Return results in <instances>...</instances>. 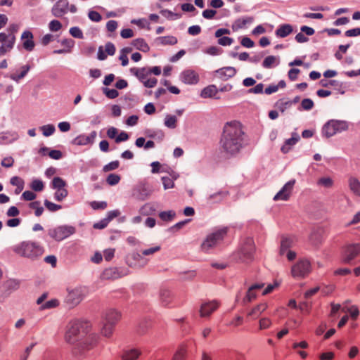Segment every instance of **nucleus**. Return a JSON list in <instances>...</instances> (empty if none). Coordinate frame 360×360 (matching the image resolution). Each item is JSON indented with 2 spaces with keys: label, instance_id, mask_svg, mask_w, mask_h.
<instances>
[{
  "label": "nucleus",
  "instance_id": "obj_44",
  "mask_svg": "<svg viewBox=\"0 0 360 360\" xmlns=\"http://www.w3.org/2000/svg\"><path fill=\"white\" fill-rule=\"evenodd\" d=\"M40 130L44 136H49L55 132L56 128L53 124H49L41 126Z\"/></svg>",
  "mask_w": 360,
  "mask_h": 360
},
{
  "label": "nucleus",
  "instance_id": "obj_20",
  "mask_svg": "<svg viewBox=\"0 0 360 360\" xmlns=\"http://www.w3.org/2000/svg\"><path fill=\"white\" fill-rule=\"evenodd\" d=\"M236 72L237 71L233 67H224L217 70L215 72V75L221 80L226 81L229 78L233 77L236 74Z\"/></svg>",
  "mask_w": 360,
  "mask_h": 360
},
{
  "label": "nucleus",
  "instance_id": "obj_53",
  "mask_svg": "<svg viewBox=\"0 0 360 360\" xmlns=\"http://www.w3.org/2000/svg\"><path fill=\"white\" fill-rule=\"evenodd\" d=\"M70 34L75 38L83 39L84 35L82 30L78 27H72L70 29Z\"/></svg>",
  "mask_w": 360,
  "mask_h": 360
},
{
  "label": "nucleus",
  "instance_id": "obj_55",
  "mask_svg": "<svg viewBox=\"0 0 360 360\" xmlns=\"http://www.w3.org/2000/svg\"><path fill=\"white\" fill-rule=\"evenodd\" d=\"M259 329L264 330L269 328L271 325V321L269 318H262L259 321Z\"/></svg>",
  "mask_w": 360,
  "mask_h": 360
},
{
  "label": "nucleus",
  "instance_id": "obj_40",
  "mask_svg": "<svg viewBox=\"0 0 360 360\" xmlns=\"http://www.w3.org/2000/svg\"><path fill=\"white\" fill-rule=\"evenodd\" d=\"M176 213L174 211L169 210L161 212L159 214L160 218L165 222H170L174 218Z\"/></svg>",
  "mask_w": 360,
  "mask_h": 360
},
{
  "label": "nucleus",
  "instance_id": "obj_16",
  "mask_svg": "<svg viewBox=\"0 0 360 360\" xmlns=\"http://www.w3.org/2000/svg\"><path fill=\"white\" fill-rule=\"evenodd\" d=\"M220 305V303L216 300L205 302L202 304L200 309V315L201 317L210 316L212 313L216 311Z\"/></svg>",
  "mask_w": 360,
  "mask_h": 360
},
{
  "label": "nucleus",
  "instance_id": "obj_54",
  "mask_svg": "<svg viewBox=\"0 0 360 360\" xmlns=\"http://www.w3.org/2000/svg\"><path fill=\"white\" fill-rule=\"evenodd\" d=\"M162 181L164 188L165 190L174 188V183L173 180L168 176L162 177Z\"/></svg>",
  "mask_w": 360,
  "mask_h": 360
},
{
  "label": "nucleus",
  "instance_id": "obj_3",
  "mask_svg": "<svg viewBox=\"0 0 360 360\" xmlns=\"http://www.w3.org/2000/svg\"><path fill=\"white\" fill-rule=\"evenodd\" d=\"M12 250L18 255L30 259L40 257L44 253L42 247L30 241H23L13 246Z\"/></svg>",
  "mask_w": 360,
  "mask_h": 360
},
{
  "label": "nucleus",
  "instance_id": "obj_8",
  "mask_svg": "<svg viewBox=\"0 0 360 360\" xmlns=\"http://www.w3.org/2000/svg\"><path fill=\"white\" fill-rule=\"evenodd\" d=\"M227 228L224 227L223 229H221L219 231L207 236L205 240L201 245V249L203 251L207 252L211 248L214 247L216 245L223 240L227 234Z\"/></svg>",
  "mask_w": 360,
  "mask_h": 360
},
{
  "label": "nucleus",
  "instance_id": "obj_56",
  "mask_svg": "<svg viewBox=\"0 0 360 360\" xmlns=\"http://www.w3.org/2000/svg\"><path fill=\"white\" fill-rule=\"evenodd\" d=\"M44 205L51 212H56V211L61 209L60 205L55 204L53 202H51L49 201L48 200H46L44 201Z\"/></svg>",
  "mask_w": 360,
  "mask_h": 360
},
{
  "label": "nucleus",
  "instance_id": "obj_1",
  "mask_svg": "<svg viewBox=\"0 0 360 360\" xmlns=\"http://www.w3.org/2000/svg\"><path fill=\"white\" fill-rule=\"evenodd\" d=\"M244 131L238 121L226 122L220 139V149L226 157L238 154L243 146Z\"/></svg>",
  "mask_w": 360,
  "mask_h": 360
},
{
  "label": "nucleus",
  "instance_id": "obj_60",
  "mask_svg": "<svg viewBox=\"0 0 360 360\" xmlns=\"http://www.w3.org/2000/svg\"><path fill=\"white\" fill-rule=\"evenodd\" d=\"M105 96L109 98H115L119 96V93L116 89L105 88L103 90Z\"/></svg>",
  "mask_w": 360,
  "mask_h": 360
},
{
  "label": "nucleus",
  "instance_id": "obj_52",
  "mask_svg": "<svg viewBox=\"0 0 360 360\" xmlns=\"http://www.w3.org/2000/svg\"><path fill=\"white\" fill-rule=\"evenodd\" d=\"M119 166H120V162L118 160H115V161L110 162V163L105 165L103 167V171L104 172H108L110 171L115 170L116 169H117L119 167Z\"/></svg>",
  "mask_w": 360,
  "mask_h": 360
},
{
  "label": "nucleus",
  "instance_id": "obj_31",
  "mask_svg": "<svg viewBox=\"0 0 360 360\" xmlns=\"http://www.w3.org/2000/svg\"><path fill=\"white\" fill-rule=\"evenodd\" d=\"M348 185L351 191L356 195L360 196V181L356 177L350 176Z\"/></svg>",
  "mask_w": 360,
  "mask_h": 360
},
{
  "label": "nucleus",
  "instance_id": "obj_22",
  "mask_svg": "<svg viewBox=\"0 0 360 360\" xmlns=\"http://www.w3.org/2000/svg\"><path fill=\"white\" fill-rule=\"evenodd\" d=\"M142 354V352L138 348L127 349L122 351L121 360H137Z\"/></svg>",
  "mask_w": 360,
  "mask_h": 360
},
{
  "label": "nucleus",
  "instance_id": "obj_64",
  "mask_svg": "<svg viewBox=\"0 0 360 360\" xmlns=\"http://www.w3.org/2000/svg\"><path fill=\"white\" fill-rule=\"evenodd\" d=\"M14 163V159L9 156L4 158L1 162V165L4 167L9 168L11 167L13 165Z\"/></svg>",
  "mask_w": 360,
  "mask_h": 360
},
{
  "label": "nucleus",
  "instance_id": "obj_32",
  "mask_svg": "<svg viewBox=\"0 0 360 360\" xmlns=\"http://www.w3.org/2000/svg\"><path fill=\"white\" fill-rule=\"evenodd\" d=\"M217 92L218 89L215 85H209L201 91L200 96L204 98H212Z\"/></svg>",
  "mask_w": 360,
  "mask_h": 360
},
{
  "label": "nucleus",
  "instance_id": "obj_51",
  "mask_svg": "<svg viewBox=\"0 0 360 360\" xmlns=\"http://www.w3.org/2000/svg\"><path fill=\"white\" fill-rule=\"evenodd\" d=\"M68 195V191L65 188L57 189L54 198L57 201H62Z\"/></svg>",
  "mask_w": 360,
  "mask_h": 360
},
{
  "label": "nucleus",
  "instance_id": "obj_30",
  "mask_svg": "<svg viewBox=\"0 0 360 360\" xmlns=\"http://www.w3.org/2000/svg\"><path fill=\"white\" fill-rule=\"evenodd\" d=\"M279 63V57L275 56H269L264 58L262 63V66L264 68L270 69L278 65Z\"/></svg>",
  "mask_w": 360,
  "mask_h": 360
},
{
  "label": "nucleus",
  "instance_id": "obj_58",
  "mask_svg": "<svg viewBox=\"0 0 360 360\" xmlns=\"http://www.w3.org/2000/svg\"><path fill=\"white\" fill-rule=\"evenodd\" d=\"M314 102L310 98H304L302 101L301 105L305 110H309L314 107Z\"/></svg>",
  "mask_w": 360,
  "mask_h": 360
},
{
  "label": "nucleus",
  "instance_id": "obj_38",
  "mask_svg": "<svg viewBox=\"0 0 360 360\" xmlns=\"http://www.w3.org/2000/svg\"><path fill=\"white\" fill-rule=\"evenodd\" d=\"M300 139V136L295 134V136H292V138L288 139L285 141V145L282 146L281 150L284 153H286L289 151L290 147L291 146L295 145Z\"/></svg>",
  "mask_w": 360,
  "mask_h": 360
},
{
  "label": "nucleus",
  "instance_id": "obj_49",
  "mask_svg": "<svg viewBox=\"0 0 360 360\" xmlns=\"http://www.w3.org/2000/svg\"><path fill=\"white\" fill-rule=\"evenodd\" d=\"M66 186L65 181L60 177H54L52 181V188L54 189H60L65 188Z\"/></svg>",
  "mask_w": 360,
  "mask_h": 360
},
{
  "label": "nucleus",
  "instance_id": "obj_24",
  "mask_svg": "<svg viewBox=\"0 0 360 360\" xmlns=\"http://www.w3.org/2000/svg\"><path fill=\"white\" fill-rule=\"evenodd\" d=\"M19 136L14 131H7L0 134L1 143L4 144H10L18 139Z\"/></svg>",
  "mask_w": 360,
  "mask_h": 360
},
{
  "label": "nucleus",
  "instance_id": "obj_62",
  "mask_svg": "<svg viewBox=\"0 0 360 360\" xmlns=\"http://www.w3.org/2000/svg\"><path fill=\"white\" fill-rule=\"evenodd\" d=\"M90 205L94 210H104L107 207V203L104 201H93Z\"/></svg>",
  "mask_w": 360,
  "mask_h": 360
},
{
  "label": "nucleus",
  "instance_id": "obj_29",
  "mask_svg": "<svg viewBox=\"0 0 360 360\" xmlns=\"http://www.w3.org/2000/svg\"><path fill=\"white\" fill-rule=\"evenodd\" d=\"M295 239L291 236H283L281 242L280 254L284 255L285 252L292 246Z\"/></svg>",
  "mask_w": 360,
  "mask_h": 360
},
{
  "label": "nucleus",
  "instance_id": "obj_10",
  "mask_svg": "<svg viewBox=\"0 0 360 360\" xmlns=\"http://www.w3.org/2000/svg\"><path fill=\"white\" fill-rule=\"evenodd\" d=\"M75 232L74 226H54L49 230L50 236L56 240H62Z\"/></svg>",
  "mask_w": 360,
  "mask_h": 360
},
{
  "label": "nucleus",
  "instance_id": "obj_63",
  "mask_svg": "<svg viewBox=\"0 0 360 360\" xmlns=\"http://www.w3.org/2000/svg\"><path fill=\"white\" fill-rule=\"evenodd\" d=\"M218 38V44L221 46H229L233 42V39L229 37H221Z\"/></svg>",
  "mask_w": 360,
  "mask_h": 360
},
{
  "label": "nucleus",
  "instance_id": "obj_39",
  "mask_svg": "<svg viewBox=\"0 0 360 360\" xmlns=\"http://www.w3.org/2000/svg\"><path fill=\"white\" fill-rule=\"evenodd\" d=\"M292 101L285 98H282L276 102V105L279 110L283 112L286 109L289 108L292 105Z\"/></svg>",
  "mask_w": 360,
  "mask_h": 360
},
{
  "label": "nucleus",
  "instance_id": "obj_26",
  "mask_svg": "<svg viewBox=\"0 0 360 360\" xmlns=\"http://www.w3.org/2000/svg\"><path fill=\"white\" fill-rule=\"evenodd\" d=\"M130 72L131 74L135 75L141 82L145 81L150 75L149 70L147 68H132L130 69Z\"/></svg>",
  "mask_w": 360,
  "mask_h": 360
},
{
  "label": "nucleus",
  "instance_id": "obj_15",
  "mask_svg": "<svg viewBox=\"0 0 360 360\" xmlns=\"http://www.w3.org/2000/svg\"><path fill=\"white\" fill-rule=\"evenodd\" d=\"M34 35L30 30H25L20 37L22 48L27 51H32L35 46Z\"/></svg>",
  "mask_w": 360,
  "mask_h": 360
},
{
  "label": "nucleus",
  "instance_id": "obj_25",
  "mask_svg": "<svg viewBox=\"0 0 360 360\" xmlns=\"http://www.w3.org/2000/svg\"><path fill=\"white\" fill-rule=\"evenodd\" d=\"M121 276V274L116 267L105 269L102 274V278L105 280H115Z\"/></svg>",
  "mask_w": 360,
  "mask_h": 360
},
{
  "label": "nucleus",
  "instance_id": "obj_17",
  "mask_svg": "<svg viewBox=\"0 0 360 360\" xmlns=\"http://www.w3.org/2000/svg\"><path fill=\"white\" fill-rule=\"evenodd\" d=\"M264 286V283H257L252 285L248 290L245 296L243 299V303L244 304H249L254 301L257 298V290L263 288Z\"/></svg>",
  "mask_w": 360,
  "mask_h": 360
},
{
  "label": "nucleus",
  "instance_id": "obj_28",
  "mask_svg": "<svg viewBox=\"0 0 360 360\" xmlns=\"http://www.w3.org/2000/svg\"><path fill=\"white\" fill-rule=\"evenodd\" d=\"M254 20L253 17H245L243 18H238L232 25L233 31H237L245 27L247 24L252 23Z\"/></svg>",
  "mask_w": 360,
  "mask_h": 360
},
{
  "label": "nucleus",
  "instance_id": "obj_37",
  "mask_svg": "<svg viewBox=\"0 0 360 360\" xmlns=\"http://www.w3.org/2000/svg\"><path fill=\"white\" fill-rule=\"evenodd\" d=\"M157 41L162 45H174L177 43V39L174 36L160 37Z\"/></svg>",
  "mask_w": 360,
  "mask_h": 360
},
{
  "label": "nucleus",
  "instance_id": "obj_35",
  "mask_svg": "<svg viewBox=\"0 0 360 360\" xmlns=\"http://www.w3.org/2000/svg\"><path fill=\"white\" fill-rule=\"evenodd\" d=\"M132 45L138 50L143 52H148L150 49L148 44L143 39H136L132 41Z\"/></svg>",
  "mask_w": 360,
  "mask_h": 360
},
{
  "label": "nucleus",
  "instance_id": "obj_19",
  "mask_svg": "<svg viewBox=\"0 0 360 360\" xmlns=\"http://www.w3.org/2000/svg\"><path fill=\"white\" fill-rule=\"evenodd\" d=\"M68 0H59L52 8V14L56 17H61L68 11Z\"/></svg>",
  "mask_w": 360,
  "mask_h": 360
},
{
  "label": "nucleus",
  "instance_id": "obj_2",
  "mask_svg": "<svg viewBox=\"0 0 360 360\" xmlns=\"http://www.w3.org/2000/svg\"><path fill=\"white\" fill-rule=\"evenodd\" d=\"M91 330L89 322L75 320L68 325L65 340L68 343L77 344Z\"/></svg>",
  "mask_w": 360,
  "mask_h": 360
},
{
  "label": "nucleus",
  "instance_id": "obj_7",
  "mask_svg": "<svg viewBox=\"0 0 360 360\" xmlns=\"http://www.w3.org/2000/svg\"><path fill=\"white\" fill-rule=\"evenodd\" d=\"M348 129V124L346 121L330 120L324 124L322 129V134L326 137H330L337 133H341Z\"/></svg>",
  "mask_w": 360,
  "mask_h": 360
},
{
  "label": "nucleus",
  "instance_id": "obj_43",
  "mask_svg": "<svg viewBox=\"0 0 360 360\" xmlns=\"http://www.w3.org/2000/svg\"><path fill=\"white\" fill-rule=\"evenodd\" d=\"M4 287L8 290H17L20 287V281L16 279H9L4 283Z\"/></svg>",
  "mask_w": 360,
  "mask_h": 360
},
{
  "label": "nucleus",
  "instance_id": "obj_61",
  "mask_svg": "<svg viewBox=\"0 0 360 360\" xmlns=\"http://www.w3.org/2000/svg\"><path fill=\"white\" fill-rule=\"evenodd\" d=\"M318 184L326 188H330L333 186V181L330 177H323L319 180Z\"/></svg>",
  "mask_w": 360,
  "mask_h": 360
},
{
  "label": "nucleus",
  "instance_id": "obj_45",
  "mask_svg": "<svg viewBox=\"0 0 360 360\" xmlns=\"http://www.w3.org/2000/svg\"><path fill=\"white\" fill-rule=\"evenodd\" d=\"M72 143L77 146H84L89 143V139L84 134H81L77 136L73 141Z\"/></svg>",
  "mask_w": 360,
  "mask_h": 360
},
{
  "label": "nucleus",
  "instance_id": "obj_33",
  "mask_svg": "<svg viewBox=\"0 0 360 360\" xmlns=\"http://www.w3.org/2000/svg\"><path fill=\"white\" fill-rule=\"evenodd\" d=\"M115 326L107 323L103 320V326L101 329L102 335L107 338H111L113 334Z\"/></svg>",
  "mask_w": 360,
  "mask_h": 360
},
{
  "label": "nucleus",
  "instance_id": "obj_47",
  "mask_svg": "<svg viewBox=\"0 0 360 360\" xmlns=\"http://www.w3.org/2000/svg\"><path fill=\"white\" fill-rule=\"evenodd\" d=\"M121 179V176L116 174H110L106 178V182L110 186L117 185Z\"/></svg>",
  "mask_w": 360,
  "mask_h": 360
},
{
  "label": "nucleus",
  "instance_id": "obj_48",
  "mask_svg": "<svg viewBox=\"0 0 360 360\" xmlns=\"http://www.w3.org/2000/svg\"><path fill=\"white\" fill-rule=\"evenodd\" d=\"M30 187L33 191L39 192L43 191L44 185L41 180L34 179L31 183Z\"/></svg>",
  "mask_w": 360,
  "mask_h": 360
},
{
  "label": "nucleus",
  "instance_id": "obj_27",
  "mask_svg": "<svg viewBox=\"0 0 360 360\" xmlns=\"http://www.w3.org/2000/svg\"><path fill=\"white\" fill-rule=\"evenodd\" d=\"M293 31L292 26L290 24H283L280 25L276 30L277 37L284 38L290 34Z\"/></svg>",
  "mask_w": 360,
  "mask_h": 360
},
{
  "label": "nucleus",
  "instance_id": "obj_57",
  "mask_svg": "<svg viewBox=\"0 0 360 360\" xmlns=\"http://www.w3.org/2000/svg\"><path fill=\"white\" fill-rule=\"evenodd\" d=\"M228 195V192H226V191H221V192H219V193H214L213 195H211L210 197V199L212 200H213V201L214 202H217V201H220L223 198H224L226 195Z\"/></svg>",
  "mask_w": 360,
  "mask_h": 360
},
{
  "label": "nucleus",
  "instance_id": "obj_41",
  "mask_svg": "<svg viewBox=\"0 0 360 360\" xmlns=\"http://www.w3.org/2000/svg\"><path fill=\"white\" fill-rule=\"evenodd\" d=\"M160 298L162 304L167 305L172 300L171 292L167 290H162L160 292Z\"/></svg>",
  "mask_w": 360,
  "mask_h": 360
},
{
  "label": "nucleus",
  "instance_id": "obj_9",
  "mask_svg": "<svg viewBox=\"0 0 360 360\" xmlns=\"http://www.w3.org/2000/svg\"><path fill=\"white\" fill-rule=\"evenodd\" d=\"M360 255V244L354 243L345 245L342 250V260L345 264H349Z\"/></svg>",
  "mask_w": 360,
  "mask_h": 360
},
{
  "label": "nucleus",
  "instance_id": "obj_36",
  "mask_svg": "<svg viewBox=\"0 0 360 360\" xmlns=\"http://www.w3.org/2000/svg\"><path fill=\"white\" fill-rule=\"evenodd\" d=\"M120 214V212L119 210H112L108 212L107 216L105 218H104L101 221V224H95L94 225H107L108 223H110L114 218L119 217Z\"/></svg>",
  "mask_w": 360,
  "mask_h": 360
},
{
  "label": "nucleus",
  "instance_id": "obj_13",
  "mask_svg": "<svg viewBox=\"0 0 360 360\" xmlns=\"http://www.w3.org/2000/svg\"><path fill=\"white\" fill-rule=\"evenodd\" d=\"M295 182V179H292L288 181L282 187V188L274 195L273 200L274 201L288 200L292 195Z\"/></svg>",
  "mask_w": 360,
  "mask_h": 360
},
{
  "label": "nucleus",
  "instance_id": "obj_14",
  "mask_svg": "<svg viewBox=\"0 0 360 360\" xmlns=\"http://www.w3.org/2000/svg\"><path fill=\"white\" fill-rule=\"evenodd\" d=\"M180 79L186 84H196L199 82V75L195 70L188 69L181 73Z\"/></svg>",
  "mask_w": 360,
  "mask_h": 360
},
{
  "label": "nucleus",
  "instance_id": "obj_59",
  "mask_svg": "<svg viewBox=\"0 0 360 360\" xmlns=\"http://www.w3.org/2000/svg\"><path fill=\"white\" fill-rule=\"evenodd\" d=\"M49 30L52 32H57L62 27L61 23L57 20H53L49 22Z\"/></svg>",
  "mask_w": 360,
  "mask_h": 360
},
{
  "label": "nucleus",
  "instance_id": "obj_18",
  "mask_svg": "<svg viewBox=\"0 0 360 360\" xmlns=\"http://www.w3.org/2000/svg\"><path fill=\"white\" fill-rule=\"evenodd\" d=\"M267 308L268 304L266 302H262L257 304L247 313V319L255 320L258 319L261 314L267 309Z\"/></svg>",
  "mask_w": 360,
  "mask_h": 360
},
{
  "label": "nucleus",
  "instance_id": "obj_34",
  "mask_svg": "<svg viewBox=\"0 0 360 360\" xmlns=\"http://www.w3.org/2000/svg\"><path fill=\"white\" fill-rule=\"evenodd\" d=\"M30 70V66L29 65H23L21 67V72L19 74L13 73L10 75V78L12 80L18 82L21 79L26 76Z\"/></svg>",
  "mask_w": 360,
  "mask_h": 360
},
{
  "label": "nucleus",
  "instance_id": "obj_12",
  "mask_svg": "<svg viewBox=\"0 0 360 360\" xmlns=\"http://www.w3.org/2000/svg\"><path fill=\"white\" fill-rule=\"evenodd\" d=\"M68 292L65 302L71 307L77 306L83 300L84 294L81 288H68Z\"/></svg>",
  "mask_w": 360,
  "mask_h": 360
},
{
  "label": "nucleus",
  "instance_id": "obj_23",
  "mask_svg": "<svg viewBox=\"0 0 360 360\" xmlns=\"http://www.w3.org/2000/svg\"><path fill=\"white\" fill-rule=\"evenodd\" d=\"M188 346L187 343L181 344L174 352L172 360H186Z\"/></svg>",
  "mask_w": 360,
  "mask_h": 360
},
{
  "label": "nucleus",
  "instance_id": "obj_6",
  "mask_svg": "<svg viewBox=\"0 0 360 360\" xmlns=\"http://www.w3.org/2000/svg\"><path fill=\"white\" fill-rule=\"evenodd\" d=\"M312 267L309 260L300 259L291 267V275L297 279L304 278L311 272Z\"/></svg>",
  "mask_w": 360,
  "mask_h": 360
},
{
  "label": "nucleus",
  "instance_id": "obj_42",
  "mask_svg": "<svg viewBox=\"0 0 360 360\" xmlns=\"http://www.w3.org/2000/svg\"><path fill=\"white\" fill-rule=\"evenodd\" d=\"M177 118L174 115H167L165 119V125L169 129H174L176 127Z\"/></svg>",
  "mask_w": 360,
  "mask_h": 360
},
{
  "label": "nucleus",
  "instance_id": "obj_46",
  "mask_svg": "<svg viewBox=\"0 0 360 360\" xmlns=\"http://www.w3.org/2000/svg\"><path fill=\"white\" fill-rule=\"evenodd\" d=\"M59 304H60V302H59L58 300H57V299H52L51 300L47 301L44 304H41L40 306V309L41 310H44V309H46L56 308V307L59 306Z\"/></svg>",
  "mask_w": 360,
  "mask_h": 360
},
{
  "label": "nucleus",
  "instance_id": "obj_11",
  "mask_svg": "<svg viewBox=\"0 0 360 360\" xmlns=\"http://www.w3.org/2000/svg\"><path fill=\"white\" fill-rule=\"evenodd\" d=\"M15 42V34L1 32L0 43H1V46H0V56H2L6 53L11 51L14 46Z\"/></svg>",
  "mask_w": 360,
  "mask_h": 360
},
{
  "label": "nucleus",
  "instance_id": "obj_5",
  "mask_svg": "<svg viewBox=\"0 0 360 360\" xmlns=\"http://www.w3.org/2000/svg\"><path fill=\"white\" fill-rule=\"evenodd\" d=\"M99 342V336L96 333L89 332L79 342L75 345L73 353L76 355L89 351L96 347Z\"/></svg>",
  "mask_w": 360,
  "mask_h": 360
},
{
  "label": "nucleus",
  "instance_id": "obj_50",
  "mask_svg": "<svg viewBox=\"0 0 360 360\" xmlns=\"http://www.w3.org/2000/svg\"><path fill=\"white\" fill-rule=\"evenodd\" d=\"M30 207L34 210L35 215L39 217L44 211V208L41 206L40 202L34 201L30 203Z\"/></svg>",
  "mask_w": 360,
  "mask_h": 360
},
{
  "label": "nucleus",
  "instance_id": "obj_21",
  "mask_svg": "<svg viewBox=\"0 0 360 360\" xmlns=\"http://www.w3.org/2000/svg\"><path fill=\"white\" fill-rule=\"evenodd\" d=\"M121 319V314L115 309H109L103 316V321L115 326Z\"/></svg>",
  "mask_w": 360,
  "mask_h": 360
},
{
  "label": "nucleus",
  "instance_id": "obj_4",
  "mask_svg": "<svg viewBox=\"0 0 360 360\" xmlns=\"http://www.w3.org/2000/svg\"><path fill=\"white\" fill-rule=\"evenodd\" d=\"M256 247L254 240L250 237L244 238L236 252V257L243 262H250L254 259Z\"/></svg>",
  "mask_w": 360,
  "mask_h": 360
}]
</instances>
